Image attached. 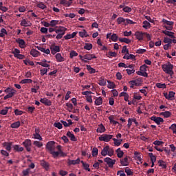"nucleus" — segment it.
I'll list each match as a JSON object with an SVG mask.
<instances>
[{
  "mask_svg": "<svg viewBox=\"0 0 176 176\" xmlns=\"http://www.w3.org/2000/svg\"><path fill=\"white\" fill-rule=\"evenodd\" d=\"M162 68L165 72V74H167L170 76H173L174 75V71L173 69H174V65L171 64V63L168 62L166 64L162 65Z\"/></svg>",
  "mask_w": 176,
  "mask_h": 176,
  "instance_id": "nucleus-1",
  "label": "nucleus"
},
{
  "mask_svg": "<svg viewBox=\"0 0 176 176\" xmlns=\"http://www.w3.org/2000/svg\"><path fill=\"white\" fill-rule=\"evenodd\" d=\"M113 148H111L109 146H104L101 151L102 156H107V155H108V156L111 157L113 156Z\"/></svg>",
  "mask_w": 176,
  "mask_h": 176,
  "instance_id": "nucleus-2",
  "label": "nucleus"
},
{
  "mask_svg": "<svg viewBox=\"0 0 176 176\" xmlns=\"http://www.w3.org/2000/svg\"><path fill=\"white\" fill-rule=\"evenodd\" d=\"M65 31H67V28L63 26H60L55 30L56 34H58L56 36V39H61L64 35H65Z\"/></svg>",
  "mask_w": 176,
  "mask_h": 176,
  "instance_id": "nucleus-3",
  "label": "nucleus"
},
{
  "mask_svg": "<svg viewBox=\"0 0 176 176\" xmlns=\"http://www.w3.org/2000/svg\"><path fill=\"white\" fill-rule=\"evenodd\" d=\"M113 138V135L103 134L98 138L99 141H104V142H109Z\"/></svg>",
  "mask_w": 176,
  "mask_h": 176,
  "instance_id": "nucleus-4",
  "label": "nucleus"
},
{
  "mask_svg": "<svg viewBox=\"0 0 176 176\" xmlns=\"http://www.w3.org/2000/svg\"><path fill=\"white\" fill-rule=\"evenodd\" d=\"M104 162L107 164L109 167H110V168H112L115 163H116V160H112L110 157H106L104 159Z\"/></svg>",
  "mask_w": 176,
  "mask_h": 176,
  "instance_id": "nucleus-5",
  "label": "nucleus"
},
{
  "mask_svg": "<svg viewBox=\"0 0 176 176\" xmlns=\"http://www.w3.org/2000/svg\"><path fill=\"white\" fill-rule=\"evenodd\" d=\"M46 148L50 151V152H52V151H54L56 149V142L54 141H50L46 144Z\"/></svg>",
  "mask_w": 176,
  "mask_h": 176,
  "instance_id": "nucleus-6",
  "label": "nucleus"
},
{
  "mask_svg": "<svg viewBox=\"0 0 176 176\" xmlns=\"http://www.w3.org/2000/svg\"><path fill=\"white\" fill-rule=\"evenodd\" d=\"M23 145H24V146L28 152H31V145H32L31 140H30V139L25 140L23 142Z\"/></svg>",
  "mask_w": 176,
  "mask_h": 176,
  "instance_id": "nucleus-7",
  "label": "nucleus"
},
{
  "mask_svg": "<svg viewBox=\"0 0 176 176\" xmlns=\"http://www.w3.org/2000/svg\"><path fill=\"white\" fill-rule=\"evenodd\" d=\"M151 120H153V122H155V123H156V124H161V123H163V122H164V120L160 117H156L155 116H152L151 118Z\"/></svg>",
  "mask_w": 176,
  "mask_h": 176,
  "instance_id": "nucleus-8",
  "label": "nucleus"
},
{
  "mask_svg": "<svg viewBox=\"0 0 176 176\" xmlns=\"http://www.w3.org/2000/svg\"><path fill=\"white\" fill-rule=\"evenodd\" d=\"M40 102H41V104H44V105H46L47 107L52 106V100L46 98H41Z\"/></svg>",
  "mask_w": 176,
  "mask_h": 176,
  "instance_id": "nucleus-9",
  "label": "nucleus"
},
{
  "mask_svg": "<svg viewBox=\"0 0 176 176\" xmlns=\"http://www.w3.org/2000/svg\"><path fill=\"white\" fill-rule=\"evenodd\" d=\"M50 50L52 54L54 55L56 53H58L60 52V46L58 45H52L50 47Z\"/></svg>",
  "mask_w": 176,
  "mask_h": 176,
  "instance_id": "nucleus-10",
  "label": "nucleus"
},
{
  "mask_svg": "<svg viewBox=\"0 0 176 176\" xmlns=\"http://www.w3.org/2000/svg\"><path fill=\"white\" fill-rule=\"evenodd\" d=\"M135 36H136V39L138 41H142V39H144V36H145V32H136L135 33Z\"/></svg>",
  "mask_w": 176,
  "mask_h": 176,
  "instance_id": "nucleus-11",
  "label": "nucleus"
},
{
  "mask_svg": "<svg viewBox=\"0 0 176 176\" xmlns=\"http://www.w3.org/2000/svg\"><path fill=\"white\" fill-rule=\"evenodd\" d=\"M129 159H130V157L126 156L124 158L120 159V163L122 166H129L130 164V162H129Z\"/></svg>",
  "mask_w": 176,
  "mask_h": 176,
  "instance_id": "nucleus-12",
  "label": "nucleus"
},
{
  "mask_svg": "<svg viewBox=\"0 0 176 176\" xmlns=\"http://www.w3.org/2000/svg\"><path fill=\"white\" fill-rule=\"evenodd\" d=\"M16 43H19V47H21V49H24V47H25V41H24L23 39L18 38L16 40Z\"/></svg>",
  "mask_w": 176,
  "mask_h": 176,
  "instance_id": "nucleus-13",
  "label": "nucleus"
},
{
  "mask_svg": "<svg viewBox=\"0 0 176 176\" xmlns=\"http://www.w3.org/2000/svg\"><path fill=\"white\" fill-rule=\"evenodd\" d=\"M3 146H4L6 151H8V152H10V151H12V142H5L3 143Z\"/></svg>",
  "mask_w": 176,
  "mask_h": 176,
  "instance_id": "nucleus-14",
  "label": "nucleus"
},
{
  "mask_svg": "<svg viewBox=\"0 0 176 176\" xmlns=\"http://www.w3.org/2000/svg\"><path fill=\"white\" fill-rule=\"evenodd\" d=\"M79 163H80V158H78L77 160H69L67 162L69 166H75L76 164H79Z\"/></svg>",
  "mask_w": 176,
  "mask_h": 176,
  "instance_id": "nucleus-15",
  "label": "nucleus"
},
{
  "mask_svg": "<svg viewBox=\"0 0 176 176\" xmlns=\"http://www.w3.org/2000/svg\"><path fill=\"white\" fill-rule=\"evenodd\" d=\"M162 33L164 34L165 35H167V36H169L172 39H175V36H174V32H170L168 30H163Z\"/></svg>",
  "mask_w": 176,
  "mask_h": 176,
  "instance_id": "nucleus-16",
  "label": "nucleus"
},
{
  "mask_svg": "<svg viewBox=\"0 0 176 176\" xmlns=\"http://www.w3.org/2000/svg\"><path fill=\"white\" fill-rule=\"evenodd\" d=\"M93 58H97V56L96 55H93L91 54H87L83 56V59L84 60H93Z\"/></svg>",
  "mask_w": 176,
  "mask_h": 176,
  "instance_id": "nucleus-17",
  "label": "nucleus"
},
{
  "mask_svg": "<svg viewBox=\"0 0 176 176\" xmlns=\"http://www.w3.org/2000/svg\"><path fill=\"white\" fill-rule=\"evenodd\" d=\"M41 166H42V167H43V168H45V170H46V171H48L50 165L48 164V162H47L46 161H41Z\"/></svg>",
  "mask_w": 176,
  "mask_h": 176,
  "instance_id": "nucleus-18",
  "label": "nucleus"
},
{
  "mask_svg": "<svg viewBox=\"0 0 176 176\" xmlns=\"http://www.w3.org/2000/svg\"><path fill=\"white\" fill-rule=\"evenodd\" d=\"M123 58L124 60H133V61L135 60V56L133 54H126L124 56Z\"/></svg>",
  "mask_w": 176,
  "mask_h": 176,
  "instance_id": "nucleus-19",
  "label": "nucleus"
},
{
  "mask_svg": "<svg viewBox=\"0 0 176 176\" xmlns=\"http://www.w3.org/2000/svg\"><path fill=\"white\" fill-rule=\"evenodd\" d=\"M41 54V52H39L38 50L35 49H32L30 51V55L32 56V57H38Z\"/></svg>",
  "mask_w": 176,
  "mask_h": 176,
  "instance_id": "nucleus-20",
  "label": "nucleus"
},
{
  "mask_svg": "<svg viewBox=\"0 0 176 176\" xmlns=\"http://www.w3.org/2000/svg\"><path fill=\"white\" fill-rule=\"evenodd\" d=\"M67 136L69 137V138H70L71 141L76 142V141L78 140L76 139V138L75 137V135H74V134H72V133H71V131H67Z\"/></svg>",
  "mask_w": 176,
  "mask_h": 176,
  "instance_id": "nucleus-21",
  "label": "nucleus"
},
{
  "mask_svg": "<svg viewBox=\"0 0 176 176\" xmlns=\"http://www.w3.org/2000/svg\"><path fill=\"white\" fill-rule=\"evenodd\" d=\"M105 126L102 124H99V127L96 129L97 133H105Z\"/></svg>",
  "mask_w": 176,
  "mask_h": 176,
  "instance_id": "nucleus-22",
  "label": "nucleus"
},
{
  "mask_svg": "<svg viewBox=\"0 0 176 176\" xmlns=\"http://www.w3.org/2000/svg\"><path fill=\"white\" fill-rule=\"evenodd\" d=\"M76 34H78V32H73L72 34H67L65 36H64V38L66 40V41H68V39H72L74 38V36H76Z\"/></svg>",
  "mask_w": 176,
  "mask_h": 176,
  "instance_id": "nucleus-23",
  "label": "nucleus"
},
{
  "mask_svg": "<svg viewBox=\"0 0 176 176\" xmlns=\"http://www.w3.org/2000/svg\"><path fill=\"white\" fill-rule=\"evenodd\" d=\"M36 48L40 52H42L43 53H45V54H50V50H49V49L45 50V48H43L42 47H39V46H37Z\"/></svg>",
  "mask_w": 176,
  "mask_h": 176,
  "instance_id": "nucleus-24",
  "label": "nucleus"
},
{
  "mask_svg": "<svg viewBox=\"0 0 176 176\" xmlns=\"http://www.w3.org/2000/svg\"><path fill=\"white\" fill-rule=\"evenodd\" d=\"M116 152L117 156H118V157H119V159H122V157H123V155H124V153L123 152V151H121L120 148H118L116 151Z\"/></svg>",
  "mask_w": 176,
  "mask_h": 176,
  "instance_id": "nucleus-25",
  "label": "nucleus"
},
{
  "mask_svg": "<svg viewBox=\"0 0 176 176\" xmlns=\"http://www.w3.org/2000/svg\"><path fill=\"white\" fill-rule=\"evenodd\" d=\"M56 61L58 63H63V61H64V60H65L64 57H63L61 56V54H60V53L56 54Z\"/></svg>",
  "mask_w": 176,
  "mask_h": 176,
  "instance_id": "nucleus-26",
  "label": "nucleus"
},
{
  "mask_svg": "<svg viewBox=\"0 0 176 176\" xmlns=\"http://www.w3.org/2000/svg\"><path fill=\"white\" fill-rule=\"evenodd\" d=\"M160 116H164V118H170V116H171V112L166 111L164 112H162L160 113Z\"/></svg>",
  "mask_w": 176,
  "mask_h": 176,
  "instance_id": "nucleus-27",
  "label": "nucleus"
},
{
  "mask_svg": "<svg viewBox=\"0 0 176 176\" xmlns=\"http://www.w3.org/2000/svg\"><path fill=\"white\" fill-rule=\"evenodd\" d=\"M113 141L114 142L115 146H120V145L122 144V141H123V140H118L116 138H113Z\"/></svg>",
  "mask_w": 176,
  "mask_h": 176,
  "instance_id": "nucleus-28",
  "label": "nucleus"
},
{
  "mask_svg": "<svg viewBox=\"0 0 176 176\" xmlns=\"http://www.w3.org/2000/svg\"><path fill=\"white\" fill-rule=\"evenodd\" d=\"M79 36H80L81 38H87V36H89V34H87V32H86L85 30H83L82 32H79Z\"/></svg>",
  "mask_w": 176,
  "mask_h": 176,
  "instance_id": "nucleus-29",
  "label": "nucleus"
},
{
  "mask_svg": "<svg viewBox=\"0 0 176 176\" xmlns=\"http://www.w3.org/2000/svg\"><path fill=\"white\" fill-rule=\"evenodd\" d=\"M118 41L120 42L124 43H131V40L127 38H118Z\"/></svg>",
  "mask_w": 176,
  "mask_h": 176,
  "instance_id": "nucleus-30",
  "label": "nucleus"
},
{
  "mask_svg": "<svg viewBox=\"0 0 176 176\" xmlns=\"http://www.w3.org/2000/svg\"><path fill=\"white\" fill-rule=\"evenodd\" d=\"M175 97V92L170 91H169V94H168V100L170 101L173 100V99Z\"/></svg>",
  "mask_w": 176,
  "mask_h": 176,
  "instance_id": "nucleus-31",
  "label": "nucleus"
},
{
  "mask_svg": "<svg viewBox=\"0 0 176 176\" xmlns=\"http://www.w3.org/2000/svg\"><path fill=\"white\" fill-rule=\"evenodd\" d=\"M10 127L12 129H19V127H20V121H17L11 124Z\"/></svg>",
  "mask_w": 176,
  "mask_h": 176,
  "instance_id": "nucleus-32",
  "label": "nucleus"
},
{
  "mask_svg": "<svg viewBox=\"0 0 176 176\" xmlns=\"http://www.w3.org/2000/svg\"><path fill=\"white\" fill-rule=\"evenodd\" d=\"M13 148L14 151H16V152H23L24 151V148L20 147V146L17 144L13 146Z\"/></svg>",
  "mask_w": 176,
  "mask_h": 176,
  "instance_id": "nucleus-33",
  "label": "nucleus"
},
{
  "mask_svg": "<svg viewBox=\"0 0 176 176\" xmlns=\"http://www.w3.org/2000/svg\"><path fill=\"white\" fill-rule=\"evenodd\" d=\"M87 69L89 71V74H96V69L91 67V66H90V65H87Z\"/></svg>",
  "mask_w": 176,
  "mask_h": 176,
  "instance_id": "nucleus-34",
  "label": "nucleus"
},
{
  "mask_svg": "<svg viewBox=\"0 0 176 176\" xmlns=\"http://www.w3.org/2000/svg\"><path fill=\"white\" fill-rule=\"evenodd\" d=\"M107 87L108 89H115V87H116V85H115V82H111L109 80H107Z\"/></svg>",
  "mask_w": 176,
  "mask_h": 176,
  "instance_id": "nucleus-35",
  "label": "nucleus"
},
{
  "mask_svg": "<svg viewBox=\"0 0 176 176\" xmlns=\"http://www.w3.org/2000/svg\"><path fill=\"white\" fill-rule=\"evenodd\" d=\"M137 75H139L140 76H144V78H148V73L146 72H144L140 71H138L136 72Z\"/></svg>",
  "mask_w": 176,
  "mask_h": 176,
  "instance_id": "nucleus-36",
  "label": "nucleus"
},
{
  "mask_svg": "<svg viewBox=\"0 0 176 176\" xmlns=\"http://www.w3.org/2000/svg\"><path fill=\"white\" fill-rule=\"evenodd\" d=\"M162 23H164V24H166V25H169L170 27H173V25H174V23L173 21H167L165 19H162Z\"/></svg>",
  "mask_w": 176,
  "mask_h": 176,
  "instance_id": "nucleus-37",
  "label": "nucleus"
},
{
  "mask_svg": "<svg viewBox=\"0 0 176 176\" xmlns=\"http://www.w3.org/2000/svg\"><path fill=\"white\" fill-rule=\"evenodd\" d=\"M155 86L158 88V89H166V85L165 83H160V82H157L155 84Z\"/></svg>",
  "mask_w": 176,
  "mask_h": 176,
  "instance_id": "nucleus-38",
  "label": "nucleus"
},
{
  "mask_svg": "<svg viewBox=\"0 0 176 176\" xmlns=\"http://www.w3.org/2000/svg\"><path fill=\"white\" fill-rule=\"evenodd\" d=\"M102 104V98L98 97L95 100V105H101Z\"/></svg>",
  "mask_w": 176,
  "mask_h": 176,
  "instance_id": "nucleus-39",
  "label": "nucleus"
},
{
  "mask_svg": "<svg viewBox=\"0 0 176 176\" xmlns=\"http://www.w3.org/2000/svg\"><path fill=\"white\" fill-rule=\"evenodd\" d=\"M20 83H21L22 85L32 83V79H23V80H21Z\"/></svg>",
  "mask_w": 176,
  "mask_h": 176,
  "instance_id": "nucleus-40",
  "label": "nucleus"
},
{
  "mask_svg": "<svg viewBox=\"0 0 176 176\" xmlns=\"http://www.w3.org/2000/svg\"><path fill=\"white\" fill-rule=\"evenodd\" d=\"M33 145H35V146H37V148H42V146H43V143L39 141H34L33 142Z\"/></svg>",
  "mask_w": 176,
  "mask_h": 176,
  "instance_id": "nucleus-41",
  "label": "nucleus"
},
{
  "mask_svg": "<svg viewBox=\"0 0 176 176\" xmlns=\"http://www.w3.org/2000/svg\"><path fill=\"white\" fill-rule=\"evenodd\" d=\"M164 43H167V45H171V43H173V40L168 37H164Z\"/></svg>",
  "mask_w": 176,
  "mask_h": 176,
  "instance_id": "nucleus-42",
  "label": "nucleus"
},
{
  "mask_svg": "<svg viewBox=\"0 0 176 176\" xmlns=\"http://www.w3.org/2000/svg\"><path fill=\"white\" fill-rule=\"evenodd\" d=\"M5 35H8V31L5 28H2L0 32V38H3Z\"/></svg>",
  "mask_w": 176,
  "mask_h": 176,
  "instance_id": "nucleus-43",
  "label": "nucleus"
},
{
  "mask_svg": "<svg viewBox=\"0 0 176 176\" xmlns=\"http://www.w3.org/2000/svg\"><path fill=\"white\" fill-rule=\"evenodd\" d=\"M125 173L128 176L133 175L134 174V173L131 171V169H130L129 167L125 168Z\"/></svg>",
  "mask_w": 176,
  "mask_h": 176,
  "instance_id": "nucleus-44",
  "label": "nucleus"
},
{
  "mask_svg": "<svg viewBox=\"0 0 176 176\" xmlns=\"http://www.w3.org/2000/svg\"><path fill=\"white\" fill-rule=\"evenodd\" d=\"M98 85L100 86H105L107 85V80L101 78L100 80H99V82H98Z\"/></svg>",
  "mask_w": 176,
  "mask_h": 176,
  "instance_id": "nucleus-45",
  "label": "nucleus"
},
{
  "mask_svg": "<svg viewBox=\"0 0 176 176\" xmlns=\"http://www.w3.org/2000/svg\"><path fill=\"white\" fill-rule=\"evenodd\" d=\"M98 155V148H97L96 147H94L92 149V156L93 157H96Z\"/></svg>",
  "mask_w": 176,
  "mask_h": 176,
  "instance_id": "nucleus-46",
  "label": "nucleus"
},
{
  "mask_svg": "<svg viewBox=\"0 0 176 176\" xmlns=\"http://www.w3.org/2000/svg\"><path fill=\"white\" fill-rule=\"evenodd\" d=\"M37 8H39L40 9H42L43 10L44 9H46V5H45L42 2H38L36 5Z\"/></svg>",
  "mask_w": 176,
  "mask_h": 176,
  "instance_id": "nucleus-47",
  "label": "nucleus"
},
{
  "mask_svg": "<svg viewBox=\"0 0 176 176\" xmlns=\"http://www.w3.org/2000/svg\"><path fill=\"white\" fill-rule=\"evenodd\" d=\"M117 23L118 24H122V23H124V24H126V19L123 17H118L117 19Z\"/></svg>",
  "mask_w": 176,
  "mask_h": 176,
  "instance_id": "nucleus-48",
  "label": "nucleus"
},
{
  "mask_svg": "<svg viewBox=\"0 0 176 176\" xmlns=\"http://www.w3.org/2000/svg\"><path fill=\"white\" fill-rule=\"evenodd\" d=\"M84 49H85L86 50H91V49H93V44L85 43V45L84 46Z\"/></svg>",
  "mask_w": 176,
  "mask_h": 176,
  "instance_id": "nucleus-49",
  "label": "nucleus"
},
{
  "mask_svg": "<svg viewBox=\"0 0 176 176\" xmlns=\"http://www.w3.org/2000/svg\"><path fill=\"white\" fill-rule=\"evenodd\" d=\"M8 109H12V107H5V109H2L1 111H0V114L1 115H6V113H8Z\"/></svg>",
  "mask_w": 176,
  "mask_h": 176,
  "instance_id": "nucleus-50",
  "label": "nucleus"
},
{
  "mask_svg": "<svg viewBox=\"0 0 176 176\" xmlns=\"http://www.w3.org/2000/svg\"><path fill=\"white\" fill-rule=\"evenodd\" d=\"M160 167H162V168H167V165L164 163V161L160 160L158 162Z\"/></svg>",
  "mask_w": 176,
  "mask_h": 176,
  "instance_id": "nucleus-51",
  "label": "nucleus"
},
{
  "mask_svg": "<svg viewBox=\"0 0 176 176\" xmlns=\"http://www.w3.org/2000/svg\"><path fill=\"white\" fill-rule=\"evenodd\" d=\"M34 140H38V141H42L43 138H42V136H41V134H33Z\"/></svg>",
  "mask_w": 176,
  "mask_h": 176,
  "instance_id": "nucleus-52",
  "label": "nucleus"
},
{
  "mask_svg": "<svg viewBox=\"0 0 176 176\" xmlns=\"http://www.w3.org/2000/svg\"><path fill=\"white\" fill-rule=\"evenodd\" d=\"M107 57H109V58H111V57H116V56H118V54H116V52H109L108 55H107Z\"/></svg>",
  "mask_w": 176,
  "mask_h": 176,
  "instance_id": "nucleus-53",
  "label": "nucleus"
},
{
  "mask_svg": "<svg viewBox=\"0 0 176 176\" xmlns=\"http://www.w3.org/2000/svg\"><path fill=\"white\" fill-rule=\"evenodd\" d=\"M50 154L52 155L53 157L56 158V157H58V155H60L59 151H50Z\"/></svg>",
  "mask_w": 176,
  "mask_h": 176,
  "instance_id": "nucleus-54",
  "label": "nucleus"
},
{
  "mask_svg": "<svg viewBox=\"0 0 176 176\" xmlns=\"http://www.w3.org/2000/svg\"><path fill=\"white\" fill-rule=\"evenodd\" d=\"M123 12H124L125 13H130V12H131L133 10V9H131V8L129 7V6H125L123 9H122Z\"/></svg>",
  "mask_w": 176,
  "mask_h": 176,
  "instance_id": "nucleus-55",
  "label": "nucleus"
},
{
  "mask_svg": "<svg viewBox=\"0 0 176 176\" xmlns=\"http://www.w3.org/2000/svg\"><path fill=\"white\" fill-rule=\"evenodd\" d=\"M151 23L148 21H143V28H149Z\"/></svg>",
  "mask_w": 176,
  "mask_h": 176,
  "instance_id": "nucleus-56",
  "label": "nucleus"
},
{
  "mask_svg": "<svg viewBox=\"0 0 176 176\" xmlns=\"http://www.w3.org/2000/svg\"><path fill=\"white\" fill-rule=\"evenodd\" d=\"M54 127H56L59 130H61V129H63V124H61L60 122H55L54 124Z\"/></svg>",
  "mask_w": 176,
  "mask_h": 176,
  "instance_id": "nucleus-57",
  "label": "nucleus"
},
{
  "mask_svg": "<svg viewBox=\"0 0 176 176\" xmlns=\"http://www.w3.org/2000/svg\"><path fill=\"white\" fill-rule=\"evenodd\" d=\"M23 113H24V112L21 110H19V109H17L14 110V114L16 116H21V115H23Z\"/></svg>",
  "mask_w": 176,
  "mask_h": 176,
  "instance_id": "nucleus-58",
  "label": "nucleus"
},
{
  "mask_svg": "<svg viewBox=\"0 0 176 176\" xmlns=\"http://www.w3.org/2000/svg\"><path fill=\"white\" fill-rule=\"evenodd\" d=\"M51 27H56L57 24H58V21L57 20H52L50 22Z\"/></svg>",
  "mask_w": 176,
  "mask_h": 176,
  "instance_id": "nucleus-59",
  "label": "nucleus"
},
{
  "mask_svg": "<svg viewBox=\"0 0 176 176\" xmlns=\"http://www.w3.org/2000/svg\"><path fill=\"white\" fill-rule=\"evenodd\" d=\"M47 71L48 69L46 68L42 69L40 70V74L41 75V76H43L44 75H46V74H47Z\"/></svg>",
  "mask_w": 176,
  "mask_h": 176,
  "instance_id": "nucleus-60",
  "label": "nucleus"
},
{
  "mask_svg": "<svg viewBox=\"0 0 176 176\" xmlns=\"http://www.w3.org/2000/svg\"><path fill=\"white\" fill-rule=\"evenodd\" d=\"M111 39L113 42H116L118 41V35L116 34H113L111 36Z\"/></svg>",
  "mask_w": 176,
  "mask_h": 176,
  "instance_id": "nucleus-61",
  "label": "nucleus"
},
{
  "mask_svg": "<svg viewBox=\"0 0 176 176\" xmlns=\"http://www.w3.org/2000/svg\"><path fill=\"white\" fill-rule=\"evenodd\" d=\"M70 58H74V57H76V56H78V54L76 51L72 50L70 52Z\"/></svg>",
  "mask_w": 176,
  "mask_h": 176,
  "instance_id": "nucleus-62",
  "label": "nucleus"
},
{
  "mask_svg": "<svg viewBox=\"0 0 176 176\" xmlns=\"http://www.w3.org/2000/svg\"><path fill=\"white\" fill-rule=\"evenodd\" d=\"M146 68H148V66H146V65H143L140 67V71H142V72H146Z\"/></svg>",
  "mask_w": 176,
  "mask_h": 176,
  "instance_id": "nucleus-63",
  "label": "nucleus"
},
{
  "mask_svg": "<svg viewBox=\"0 0 176 176\" xmlns=\"http://www.w3.org/2000/svg\"><path fill=\"white\" fill-rule=\"evenodd\" d=\"M34 111H35V107H28L27 109V112H29V113H33Z\"/></svg>",
  "mask_w": 176,
  "mask_h": 176,
  "instance_id": "nucleus-64",
  "label": "nucleus"
}]
</instances>
